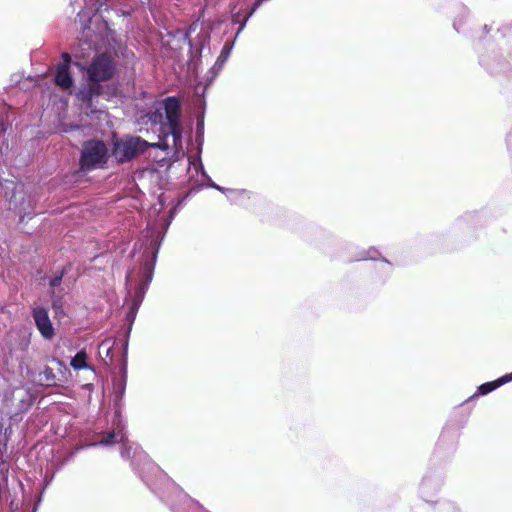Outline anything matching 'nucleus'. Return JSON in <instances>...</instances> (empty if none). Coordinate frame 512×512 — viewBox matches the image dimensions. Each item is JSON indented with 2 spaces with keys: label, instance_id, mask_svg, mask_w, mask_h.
I'll return each mask as SVG.
<instances>
[{
  "label": "nucleus",
  "instance_id": "nucleus-8",
  "mask_svg": "<svg viewBox=\"0 0 512 512\" xmlns=\"http://www.w3.org/2000/svg\"><path fill=\"white\" fill-rule=\"evenodd\" d=\"M158 246L159 243L155 241L151 247V249L145 250L143 253V263L141 268L142 278L149 282L152 279L153 272L155 269L157 254H158Z\"/></svg>",
  "mask_w": 512,
  "mask_h": 512
},
{
  "label": "nucleus",
  "instance_id": "nucleus-20",
  "mask_svg": "<svg viewBox=\"0 0 512 512\" xmlns=\"http://www.w3.org/2000/svg\"><path fill=\"white\" fill-rule=\"evenodd\" d=\"M483 31L486 32V33H489L490 29L488 28L487 25H484L483 26Z\"/></svg>",
  "mask_w": 512,
  "mask_h": 512
},
{
  "label": "nucleus",
  "instance_id": "nucleus-9",
  "mask_svg": "<svg viewBox=\"0 0 512 512\" xmlns=\"http://www.w3.org/2000/svg\"><path fill=\"white\" fill-rule=\"evenodd\" d=\"M24 201H25V193L23 190L22 185H16L12 196L10 197L9 203L10 208L18 211L19 215L21 216V219H23L22 213H26V208L24 207Z\"/></svg>",
  "mask_w": 512,
  "mask_h": 512
},
{
  "label": "nucleus",
  "instance_id": "nucleus-13",
  "mask_svg": "<svg viewBox=\"0 0 512 512\" xmlns=\"http://www.w3.org/2000/svg\"><path fill=\"white\" fill-rule=\"evenodd\" d=\"M40 380L45 383L46 386H55L56 385V374L54 370L46 366L43 372L40 374Z\"/></svg>",
  "mask_w": 512,
  "mask_h": 512
},
{
  "label": "nucleus",
  "instance_id": "nucleus-18",
  "mask_svg": "<svg viewBox=\"0 0 512 512\" xmlns=\"http://www.w3.org/2000/svg\"><path fill=\"white\" fill-rule=\"evenodd\" d=\"M182 201H183V198L182 199H178L177 204L175 206H173V208L171 209L170 214H169V221H171L172 218L174 217V215H175V213L177 211L178 205H180ZM169 223L170 222H168V224Z\"/></svg>",
  "mask_w": 512,
  "mask_h": 512
},
{
  "label": "nucleus",
  "instance_id": "nucleus-6",
  "mask_svg": "<svg viewBox=\"0 0 512 512\" xmlns=\"http://www.w3.org/2000/svg\"><path fill=\"white\" fill-rule=\"evenodd\" d=\"M32 316L42 337L47 340L52 339L55 335V330L47 309L44 307H36L32 311Z\"/></svg>",
  "mask_w": 512,
  "mask_h": 512
},
{
  "label": "nucleus",
  "instance_id": "nucleus-21",
  "mask_svg": "<svg viewBox=\"0 0 512 512\" xmlns=\"http://www.w3.org/2000/svg\"><path fill=\"white\" fill-rule=\"evenodd\" d=\"M151 146H153V147H159V148H160V143H154V144H151Z\"/></svg>",
  "mask_w": 512,
  "mask_h": 512
},
{
  "label": "nucleus",
  "instance_id": "nucleus-1",
  "mask_svg": "<svg viewBox=\"0 0 512 512\" xmlns=\"http://www.w3.org/2000/svg\"><path fill=\"white\" fill-rule=\"evenodd\" d=\"M162 108L165 113V122H162V137L168 135V142L174 143V151L182 153L183 123L182 100L177 96L162 99Z\"/></svg>",
  "mask_w": 512,
  "mask_h": 512
},
{
  "label": "nucleus",
  "instance_id": "nucleus-12",
  "mask_svg": "<svg viewBox=\"0 0 512 512\" xmlns=\"http://www.w3.org/2000/svg\"><path fill=\"white\" fill-rule=\"evenodd\" d=\"M70 365L75 370L87 368V354L84 350L79 351L71 360Z\"/></svg>",
  "mask_w": 512,
  "mask_h": 512
},
{
  "label": "nucleus",
  "instance_id": "nucleus-4",
  "mask_svg": "<svg viewBox=\"0 0 512 512\" xmlns=\"http://www.w3.org/2000/svg\"><path fill=\"white\" fill-rule=\"evenodd\" d=\"M116 72V63L111 54L104 52L95 56L86 68L87 81H109Z\"/></svg>",
  "mask_w": 512,
  "mask_h": 512
},
{
  "label": "nucleus",
  "instance_id": "nucleus-14",
  "mask_svg": "<svg viewBox=\"0 0 512 512\" xmlns=\"http://www.w3.org/2000/svg\"><path fill=\"white\" fill-rule=\"evenodd\" d=\"M231 49H232V46L230 43L226 42L221 50V53L220 55L218 56L217 58V61L216 63L219 64V65H222L226 60L227 58L229 57V54L231 52Z\"/></svg>",
  "mask_w": 512,
  "mask_h": 512
},
{
  "label": "nucleus",
  "instance_id": "nucleus-11",
  "mask_svg": "<svg viewBox=\"0 0 512 512\" xmlns=\"http://www.w3.org/2000/svg\"><path fill=\"white\" fill-rule=\"evenodd\" d=\"M55 83L60 88L66 90L72 87L73 78L69 72V68L66 65H58L55 74Z\"/></svg>",
  "mask_w": 512,
  "mask_h": 512
},
{
  "label": "nucleus",
  "instance_id": "nucleus-10",
  "mask_svg": "<svg viewBox=\"0 0 512 512\" xmlns=\"http://www.w3.org/2000/svg\"><path fill=\"white\" fill-rule=\"evenodd\" d=\"M510 381H512V372L509 373V374H506V375H504V376H502L500 378H498L497 380L481 384L478 387L477 393H475L474 396L486 395V394L494 391L495 389H497L501 385H504V384H506V383H508Z\"/></svg>",
  "mask_w": 512,
  "mask_h": 512
},
{
  "label": "nucleus",
  "instance_id": "nucleus-2",
  "mask_svg": "<svg viewBox=\"0 0 512 512\" xmlns=\"http://www.w3.org/2000/svg\"><path fill=\"white\" fill-rule=\"evenodd\" d=\"M174 143L168 142V135L162 137V167L166 166L165 177L167 183L178 180L176 185L184 183L189 169V161H185V152L178 154L174 151Z\"/></svg>",
  "mask_w": 512,
  "mask_h": 512
},
{
  "label": "nucleus",
  "instance_id": "nucleus-16",
  "mask_svg": "<svg viewBox=\"0 0 512 512\" xmlns=\"http://www.w3.org/2000/svg\"><path fill=\"white\" fill-rule=\"evenodd\" d=\"M138 309V303L137 302H134L133 305L130 307L128 313H127V317L129 319H134L135 317V314H136V311Z\"/></svg>",
  "mask_w": 512,
  "mask_h": 512
},
{
  "label": "nucleus",
  "instance_id": "nucleus-15",
  "mask_svg": "<svg viewBox=\"0 0 512 512\" xmlns=\"http://www.w3.org/2000/svg\"><path fill=\"white\" fill-rule=\"evenodd\" d=\"M63 276H64V271H61L59 274L53 276L51 279H50V286L51 287H57L61 284L62 282V279H63Z\"/></svg>",
  "mask_w": 512,
  "mask_h": 512
},
{
  "label": "nucleus",
  "instance_id": "nucleus-5",
  "mask_svg": "<svg viewBox=\"0 0 512 512\" xmlns=\"http://www.w3.org/2000/svg\"><path fill=\"white\" fill-rule=\"evenodd\" d=\"M108 149L103 141L92 140L84 144L80 158V166L89 171L107 162Z\"/></svg>",
  "mask_w": 512,
  "mask_h": 512
},
{
  "label": "nucleus",
  "instance_id": "nucleus-22",
  "mask_svg": "<svg viewBox=\"0 0 512 512\" xmlns=\"http://www.w3.org/2000/svg\"><path fill=\"white\" fill-rule=\"evenodd\" d=\"M109 352H110V347H107V351H106L107 356L109 355Z\"/></svg>",
  "mask_w": 512,
  "mask_h": 512
},
{
  "label": "nucleus",
  "instance_id": "nucleus-19",
  "mask_svg": "<svg viewBox=\"0 0 512 512\" xmlns=\"http://www.w3.org/2000/svg\"><path fill=\"white\" fill-rule=\"evenodd\" d=\"M114 438L115 433H109L102 442L105 444H112L114 443Z\"/></svg>",
  "mask_w": 512,
  "mask_h": 512
},
{
  "label": "nucleus",
  "instance_id": "nucleus-3",
  "mask_svg": "<svg viewBox=\"0 0 512 512\" xmlns=\"http://www.w3.org/2000/svg\"><path fill=\"white\" fill-rule=\"evenodd\" d=\"M149 146L140 137H125L114 141L112 155L119 163H125L144 153Z\"/></svg>",
  "mask_w": 512,
  "mask_h": 512
},
{
  "label": "nucleus",
  "instance_id": "nucleus-7",
  "mask_svg": "<svg viewBox=\"0 0 512 512\" xmlns=\"http://www.w3.org/2000/svg\"><path fill=\"white\" fill-rule=\"evenodd\" d=\"M102 81L89 82L82 86L78 93L77 98L85 104L88 109L93 108L94 98L103 95L105 86L101 84Z\"/></svg>",
  "mask_w": 512,
  "mask_h": 512
},
{
  "label": "nucleus",
  "instance_id": "nucleus-17",
  "mask_svg": "<svg viewBox=\"0 0 512 512\" xmlns=\"http://www.w3.org/2000/svg\"><path fill=\"white\" fill-rule=\"evenodd\" d=\"M62 60H63V62L60 63L59 65H66V68H70V63H71V56H70V54H68L67 52L63 53L62 54Z\"/></svg>",
  "mask_w": 512,
  "mask_h": 512
}]
</instances>
